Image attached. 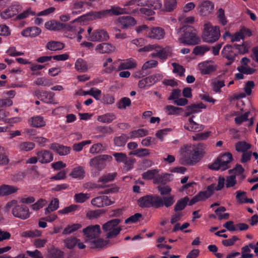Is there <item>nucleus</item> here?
Instances as JSON below:
<instances>
[{
	"instance_id": "de8ad7c7",
	"label": "nucleus",
	"mask_w": 258,
	"mask_h": 258,
	"mask_svg": "<svg viewBox=\"0 0 258 258\" xmlns=\"http://www.w3.org/2000/svg\"><path fill=\"white\" fill-rule=\"evenodd\" d=\"M129 154L139 157H144L148 156L150 154V151L146 148L139 149L130 152Z\"/></svg>"
},
{
	"instance_id": "680f3d73",
	"label": "nucleus",
	"mask_w": 258,
	"mask_h": 258,
	"mask_svg": "<svg viewBox=\"0 0 258 258\" xmlns=\"http://www.w3.org/2000/svg\"><path fill=\"white\" fill-rule=\"evenodd\" d=\"M210 132L199 133L193 136L192 138L194 141L204 140L210 136Z\"/></svg>"
},
{
	"instance_id": "0eeeda50",
	"label": "nucleus",
	"mask_w": 258,
	"mask_h": 258,
	"mask_svg": "<svg viewBox=\"0 0 258 258\" xmlns=\"http://www.w3.org/2000/svg\"><path fill=\"white\" fill-rule=\"evenodd\" d=\"M160 199L159 196L148 195L141 198L138 200V204L142 208L154 207H160Z\"/></svg>"
},
{
	"instance_id": "e433bc0d",
	"label": "nucleus",
	"mask_w": 258,
	"mask_h": 258,
	"mask_svg": "<svg viewBox=\"0 0 258 258\" xmlns=\"http://www.w3.org/2000/svg\"><path fill=\"white\" fill-rule=\"evenodd\" d=\"M176 0H164L162 10L165 12H171L176 8Z\"/></svg>"
},
{
	"instance_id": "5fc2aeb1",
	"label": "nucleus",
	"mask_w": 258,
	"mask_h": 258,
	"mask_svg": "<svg viewBox=\"0 0 258 258\" xmlns=\"http://www.w3.org/2000/svg\"><path fill=\"white\" fill-rule=\"evenodd\" d=\"M209 49V47L205 45L197 46L194 49L193 53L197 55H202Z\"/></svg>"
},
{
	"instance_id": "412c9836",
	"label": "nucleus",
	"mask_w": 258,
	"mask_h": 258,
	"mask_svg": "<svg viewBox=\"0 0 258 258\" xmlns=\"http://www.w3.org/2000/svg\"><path fill=\"white\" fill-rule=\"evenodd\" d=\"M18 190L17 186L9 185L2 184L0 186V197L7 196L16 192Z\"/></svg>"
},
{
	"instance_id": "a19ab883",
	"label": "nucleus",
	"mask_w": 258,
	"mask_h": 258,
	"mask_svg": "<svg viewBox=\"0 0 258 258\" xmlns=\"http://www.w3.org/2000/svg\"><path fill=\"white\" fill-rule=\"evenodd\" d=\"M59 207V200L57 198L53 199L47 208L45 209V214L47 215L49 213L55 211Z\"/></svg>"
},
{
	"instance_id": "393cba45",
	"label": "nucleus",
	"mask_w": 258,
	"mask_h": 258,
	"mask_svg": "<svg viewBox=\"0 0 258 258\" xmlns=\"http://www.w3.org/2000/svg\"><path fill=\"white\" fill-rule=\"evenodd\" d=\"M198 66L201 73L203 75L209 74L216 70L215 66L207 61L200 63Z\"/></svg>"
},
{
	"instance_id": "5701e85b",
	"label": "nucleus",
	"mask_w": 258,
	"mask_h": 258,
	"mask_svg": "<svg viewBox=\"0 0 258 258\" xmlns=\"http://www.w3.org/2000/svg\"><path fill=\"white\" fill-rule=\"evenodd\" d=\"M50 148L54 150L60 156L67 155L71 151V148L70 147L64 146L56 143L51 144Z\"/></svg>"
},
{
	"instance_id": "c756f323",
	"label": "nucleus",
	"mask_w": 258,
	"mask_h": 258,
	"mask_svg": "<svg viewBox=\"0 0 258 258\" xmlns=\"http://www.w3.org/2000/svg\"><path fill=\"white\" fill-rule=\"evenodd\" d=\"M137 67L136 61L132 58L127 59L124 62H121L117 67V71L132 69Z\"/></svg>"
},
{
	"instance_id": "49530a36",
	"label": "nucleus",
	"mask_w": 258,
	"mask_h": 258,
	"mask_svg": "<svg viewBox=\"0 0 258 258\" xmlns=\"http://www.w3.org/2000/svg\"><path fill=\"white\" fill-rule=\"evenodd\" d=\"M184 128L190 132H199L204 130V126L199 124L196 122L191 123L190 124H185Z\"/></svg>"
},
{
	"instance_id": "6e6d98bb",
	"label": "nucleus",
	"mask_w": 258,
	"mask_h": 258,
	"mask_svg": "<svg viewBox=\"0 0 258 258\" xmlns=\"http://www.w3.org/2000/svg\"><path fill=\"white\" fill-rule=\"evenodd\" d=\"M158 171L156 169L149 170L142 174V178L144 179L150 180L155 177Z\"/></svg>"
},
{
	"instance_id": "3c124183",
	"label": "nucleus",
	"mask_w": 258,
	"mask_h": 258,
	"mask_svg": "<svg viewBox=\"0 0 258 258\" xmlns=\"http://www.w3.org/2000/svg\"><path fill=\"white\" fill-rule=\"evenodd\" d=\"M104 213L103 210H90L87 213L86 216L89 219H94L98 218Z\"/></svg>"
},
{
	"instance_id": "13d9d810",
	"label": "nucleus",
	"mask_w": 258,
	"mask_h": 258,
	"mask_svg": "<svg viewBox=\"0 0 258 258\" xmlns=\"http://www.w3.org/2000/svg\"><path fill=\"white\" fill-rule=\"evenodd\" d=\"M74 198L77 203H82L89 199V196L88 194L80 193L76 194Z\"/></svg>"
},
{
	"instance_id": "a211bd4d",
	"label": "nucleus",
	"mask_w": 258,
	"mask_h": 258,
	"mask_svg": "<svg viewBox=\"0 0 258 258\" xmlns=\"http://www.w3.org/2000/svg\"><path fill=\"white\" fill-rule=\"evenodd\" d=\"M20 10V6L18 5H13L2 12L1 16L4 19H9L18 14Z\"/></svg>"
},
{
	"instance_id": "f3484780",
	"label": "nucleus",
	"mask_w": 258,
	"mask_h": 258,
	"mask_svg": "<svg viewBox=\"0 0 258 258\" xmlns=\"http://www.w3.org/2000/svg\"><path fill=\"white\" fill-rule=\"evenodd\" d=\"M165 35L164 30L161 27H153L148 30L147 37L152 39H161Z\"/></svg>"
},
{
	"instance_id": "f8f14e48",
	"label": "nucleus",
	"mask_w": 258,
	"mask_h": 258,
	"mask_svg": "<svg viewBox=\"0 0 258 258\" xmlns=\"http://www.w3.org/2000/svg\"><path fill=\"white\" fill-rule=\"evenodd\" d=\"M213 189V185L208 186L206 190L201 191L197 195L194 197L189 201L188 205L191 206L199 201L205 200L210 197L212 195Z\"/></svg>"
},
{
	"instance_id": "4468645a",
	"label": "nucleus",
	"mask_w": 258,
	"mask_h": 258,
	"mask_svg": "<svg viewBox=\"0 0 258 258\" xmlns=\"http://www.w3.org/2000/svg\"><path fill=\"white\" fill-rule=\"evenodd\" d=\"M114 202L112 201L106 196H101L91 200V204L95 207L101 208L112 205Z\"/></svg>"
},
{
	"instance_id": "2f4dec72",
	"label": "nucleus",
	"mask_w": 258,
	"mask_h": 258,
	"mask_svg": "<svg viewBox=\"0 0 258 258\" xmlns=\"http://www.w3.org/2000/svg\"><path fill=\"white\" fill-rule=\"evenodd\" d=\"M29 122L31 126L35 127H41L45 125L44 118L40 115L32 117Z\"/></svg>"
},
{
	"instance_id": "c85d7f7f",
	"label": "nucleus",
	"mask_w": 258,
	"mask_h": 258,
	"mask_svg": "<svg viewBox=\"0 0 258 258\" xmlns=\"http://www.w3.org/2000/svg\"><path fill=\"white\" fill-rule=\"evenodd\" d=\"M95 50L100 53H109L114 51L115 47L110 43H103L98 44Z\"/></svg>"
},
{
	"instance_id": "58836bf2",
	"label": "nucleus",
	"mask_w": 258,
	"mask_h": 258,
	"mask_svg": "<svg viewBox=\"0 0 258 258\" xmlns=\"http://www.w3.org/2000/svg\"><path fill=\"white\" fill-rule=\"evenodd\" d=\"M189 202V199L187 197L178 200L174 206L175 212H180L183 210Z\"/></svg>"
},
{
	"instance_id": "39448f33",
	"label": "nucleus",
	"mask_w": 258,
	"mask_h": 258,
	"mask_svg": "<svg viewBox=\"0 0 258 258\" xmlns=\"http://www.w3.org/2000/svg\"><path fill=\"white\" fill-rule=\"evenodd\" d=\"M220 36V30L218 26L214 27L209 22L204 24V30L202 35L204 41L214 43L218 40Z\"/></svg>"
},
{
	"instance_id": "f257e3e1",
	"label": "nucleus",
	"mask_w": 258,
	"mask_h": 258,
	"mask_svg": "<svg viewBox=\"0 0 258 258\" xmlns=\"http://www.w3.org/2000/svg\"><path fill=\"white\" fill-rule=\"evenodd\" d=\"M206 146L203 144L185 145L180 148V162L186 165H194L199 162L205 154Z\"/></svg>"
},
{
	"instance_id": "20e7f679",
	"label": "nucleus",
	"mask_w": 258,
	"mask_h": 258,
	"mask_svg": "<svg viewBox=\"0 0 258 258\" xmlns=\"http://www.w3.org/2000/svg\"><path fill=\"white\" fill-rule=\"evenodd\" d=\"M120 222V219H114L107 221L102 225V229L105 234L106 238H114L119 234L122 230L121 227L118 226Z\"/></svg>"
},
{
	"instance_id": "8fccbe9b",
	"label": "nucleus",
	"mask_w": 258,
	"mask_h": 258,
	"mask_svg": "<svg viewBox=\"0 0 258 258\" xmlns=\"http://www.w3.org/2000/svg\"><path fill=\"white\" fill-rule=\"evenodd\" d=\"M82 227V225L81 224L76 223L74 224L73 225H68L67 227H66L63 232L62 234H70L77 230L80 229Z\"/></svg>"
},
{
	"instance_id": "6e6552de",
	"label": "nucleus",
	"mask_w": 258,
	"mask_h": 258,
	"mask_svg": "<svg viewBox=\"0 0 258 258\" xmlns=\"http://www.w3.org/2000/svg\"><path fill=\"white\" fill-rule=\"evenodd\" d=\"M112 160L111 156L101 155L91 159L89 162L91 166L94 167L99 170H101L105 167V161L110 162Z\"/></svg>"
},
{
	"instance_id": "dca6fc26",
	"label": "nucleus",
	"mask_w": 258,
	"mask_h": 258,
	"mask_svg": "<svg viewBox=\"0 0 258 258\" xmlns=\"http://www.w3.org/2000/svg\"><path fill=\"white\" fill-rule=\"evenodd\" d=\"M117 24L123 29H127L136 24L135 19L131 16H122L116 20Z\"/></svg>"
},
{
	"instance_id": "c9c22d12",
	"label": "nucleus",
	"mask_w": 258,
	"mask_h": 258,
	"mask_svg": "<svg viewBox=\"0 0 258 258\" xmlns=\"http://www.w3.org/2000/svg\"><path fill=\"white\" fill-rule=\"evenodd\" d=\"M75 69L79 72H86L88 70L87 62L82 58H78L75 62Z\"/></svg>"
},
{
	"instance_id": "7c9ffc66",
	"label": "nucleus",
	"mask_w": 258,
	"mask_h": 258,
	"mask_svg": "<svg viewBox=\"0 0 258 258\" xmlns=\"http://www.w3.org/2000/svg\"><path fill=\"white\" fill-rule=\"evenodd\" d=\"M63 246L69 249H73L79 242V239L75 236H70L64 239L62 241Z\"/></svg>"
},
{
	"instance_id": "7ed1b4c3",
	"label": "nucleus",
	"mask_w": 258,
	"mask_h": 258,
	"mask_svg": "<svg viewBox=\"0 0 258 258\" xmlns=\"http://www.w3.org/2000/svg\"><path fill=\"white\" fill-rule=\"evenodd\" d=\"M180 32H183V33L178 39L179 43L184 45H195L201 41L196 31L190 26H183L178 30V33Z\"/></svg>"
},
{
	"instance_id": "a18cd8bd",
	"label": "nucleus",
	"mask_w": 258,
	"mask_h": 258,
	"mask_svg": "<svg viewBox=\"0 0 258 258\" xmlns=\"http://www.w3.org/2000/svg\"><path fill=\"white\" fill-rule=\"evenodd\" d=\"M148 131L144 128H140L133 131L130 133V138H141L147 136Z\"/></svg>"
},
{
	"instance_id": "c03bdc74",
	"label": "nucleus",
	"mask_w": 258,
	"mask_h": 258,
	"mask_svg": "<svg viewBox=\"0 0 258 258\" xmlns=\"http://www.w3.org/2000/svg\"><path fill=\"white\" fill-rule=\"evenodd\" d=\"M160 199V207L165 206L166 207H169L172 206L174 203V196H170L169 197H164L163 198L159 197Z\"/></svg>"
},
{
	"instance_id": "72a5a7b5",
	"label": "nucleus",
	"mask_w": 258,
	"mask_h": 258,
	"mask_svg": "<svg viewBox=\"0 0 258 258\" xmlns=\"http://www.w3.org/2000/svg\"><path fill=\"white\" fill-rule=\"evenodd\" d=\"M63 43L55 41L48 42L46 45V47L51 51H56L61 50L64 48Z\"/></svg>"
},
{
	"instance_id": "2eb2a0df",
	"label": "nucleus",
	"mask_w": 258,
	"mask_h": 258,
	"mask_svg": "<svg viewBox=\"0 0 258 258\" xmlns=\"http://www.w3.org/2000/svg\"><path fill=\"white\" fill-rule=\"evenodd\" d=\"M105 18L113 15L118 16L128 14V11L124 8L112 6L110 9L103 10Z\"/></svg>"
},
{
	"instance_id": "79ce46f5",
	"label": "nucleus",
	"mask_w": 258,
	"mask_h": 258,
	"mask_svg": "<svg viewBox=\"0 0 258 258\" xmlns=\"http://www.w3.org/2000/svg\"><path fill=\"white\" fill-rule=\"evenodd\" d=\"M206 108V106L201 102L197 104H194L187 106L186 107V110H190L191 113L193 114L201 112V109H205Z\"/></svg>"
},
{
	"instance_id": "09e8293b",
	"label": "nucleus",
	"mask_w": 258,
	"mask_h": 258,
	"mask_svg": "<svg viewBox=\"0 0 258 258\" xmlns=\"http://www.w3.org/2000/svg\"><path fill=\"white\" fill-rule=\"evenodd\" d=\"M63 252L58 248L53 247L49 250L50 258H62L63 256Z\"/></svg>"
},
{
	"instance_id": "bf43d9fd",
	"label": "nucleus",
	"mask_w": 258,
	"mask_h": 258,
	"mask_svg": "<svg viewBox=\"0 0 258 258\" xmlns=\"http://www.w3.org/2000/svg\"><path fill=\"white\" fill-rule=\"evenodd\" d=\"M172 66L173 67V72L174 73L177 74L180 76H184L185 69L182 66L175 62H173Z\"/></svg>"
},
{
	"instance_id": "bb28decb",
	"label": "nucleus",
	"mask_w": 258,
	"mask_h": 258,
	"mask_svg": "<svg viewBox=\"0 0 258 258\" xmlns=\"http://www.w3.org/2000/svg\"><path fill=\"white\" fill-rule=\"evenodd\" d=\"M251 34V32L249 29L244 28H242L238 32L231 35V41H239L244 38L245 35L250 36Z\"/></svg>"
},
{
	"instance_id": "9d476101",
	"label": "nucleus",
	"mask_w": 258,
	"mask_h": 258,
	"mask_svg": "<svg viewBox=\"0 0 258 258\" xmlns=\"http://www.w3.org/2000/svg\"><path fill=\"white\" fill-rule=\"evenodd\" d=\"M105 18L103 10L99 11H91L75 19L74 22L82 21H94Z\"/></svg>"
},
{
	"instance_id": "ea45409f",
	"label": "nucleus",
	"mask_w": 258,
	"mask_h": 258,
	"mask_svg": "<svg viewBox=\"0 0 258 258\" xmlns=\"http://www.w3.org/2000/svg\"><path fill=\"white\" fill-rule=\"evenodd\" d=\"M61 25V23L53 20L48 21L45 24V28L51 31H57L60 30Z\"/></svg>"
},
{
	"instance_id": "69168bd1",
	"label": "nucleus",
	"mask_w": 258,
	"mask_h": 258,
	"mask_svg": "<svg viewBox=\"0 0 258 258\" xmlns=\"http://www.w3.org/2000/svg\"><path fill=\"white\" fill-rule=\"evenodd\" d=\"M136 162V159L134 158H128L126 157V159L123 162L125 165V168L127 171L130 170L133 168L134 163Z\"/></svg>"
},
{
	"instance_id": "338daca9",
	"label": "nucleus",
	"mask_w": 258,
	"mask_h": 258,
	"mask_svg": "<svg viewBox=\"0 0 258 258\" xmlns=\"http://www.w3.org/2000/svg\"><path fill=\"white\" fill-rule=\"evenodd\" d=\"M235 175L228 176L226 180V186L227 188L234 186L236 183Z\"/></svg>"
},
{
	"instance_id": "4be33fe9",
	"label": "nucleus",
	"mask_w": 258,
	"mask_h": 258,
	"mask_svg": "<svg viewBox=\"0 0 258 258\" xmlns=\"http://www.w3.org/2000/svg\"><path fill=\"white\" fill-rule=\"evenodd\" d=\"M200 12L202 15L210 14L214 9V5L209 1L202 2L199 5Z\"/></svg>"
},
{
	"instance_id": "cd10ccee",
	"label": "nucleus",
	"mask_w": 258,
	"mask_h": 258,
	"mask_svg": "<svg viewBox=\"0 0 258 258\" xmlns=\"http://www.w3.org/2000/svg\"><path fill=\"white\" fill-rule=\"evenodd\" d=\"M70 176L73 178L79 179L84 178L85 176V170L84 167L82 166H77L74 167L70 173Z\"/></svg>"
},
{
	"instance_id": "473e14b6",
	"label": "nucleus",
	"mask_w": 258,
	"mask_h": 258,
	"mask_svg": "<svg viewBox=\"0 0 258 258\" xmlns=\"http://www.w3.org/2000/svg\"><path fill=\"white\" fill-rule=\"evenodd\" d=\"M35 147V144L32 142H21L17 146V149L20 152H29L32 150Z\"/></svg>"
},
{
	"instance_id": "4c0bfd02",
	"label": "nucleus",
	"mask_w": 258,
	"mask_h": 258,
	"mask_svg": "<svg viewBox=\"0 0 258 258\" xmlns=\"http://www.w3.org/2000/svg\"><path fill=\"white\" fill-rule=\"evenodd\" d=\"M107 243V241L99 237L90 241L91 248H102L106 245Z\"/></svg>"
},
{
	"instance_id": "37998d69",
	"label": "nucleus",
	"mask_w": 258,
	"mask_h": 258,
	"mask_svg": "<svg viewBox=\"0 0 258 258\" xmlns=\"http://www.w3.org/2000/svg\"><path fill=\"white\" fill-rule=\"evenodd\" d=\"M129 138L126 135L122 134L120 136L115 137L114 139V144L118 147H123Z\"/></svg>"
},
{
	"instance_id": "052dcab7",
	"label": "nucleus",
	"mask_w": 258,
	"mask_h": 258,
	"mask_svg": "<svg viewBox=\"0 0 258 258\" xmlns=\"http://www.w3.org/2000/svg\"><path fill=\"white\" fill-rule=\"evenodd\" d=\"M91 143L90 140L84 141L79 143L74 144L73 146V149L76 152H80L82 150L83 147L86 145Z\"/></svg>"
},
{
	"instance_id": "864d4df0",
	"label": "nucleus",
	"mask_w": 258,
	"mask_h": 258,
	"mask_svg": "<svg viewBox=\"0 0 258 258\" xmlns=\"http://www.w3.org/2000/svg\"><path fill=\"white\" fill-rule=\"evenodd\" d=\"M131 105V101L130 99L127 97H123L117 104V106L120 109H125L126 107L130 106Z\"/></svg>"
},
{
	"instance_id": "423d86ee",
	"label": "nucleus",
	"mask_w": 258,
	"mask_h": 258,
	"mask_svg": "<svg viewBox=\"0 0 258 258\" xmlns=\"http://www.w3.org/2000/svg\"><path fill=\"white\" fill-rule=\"evenodd\" d=\"M87 39L91 41H107L109 38L108 33L104 29H96L92 31V28L89 27L87 29Z\"/></svg>"
},
{
	"instance_id": "0e129e2a",
	"label": "nucleus",
	"mask_w": 258,
	"mask_h": 258,
	"mask_svg": "<svg viewBox=\"0 0 258 258\" xmlns=\"http://www.w3.org/2000/svg\"><path fill=\"white\" fill-rule=\"evenodd\" d=\"M78 207V205H71L68 207H65L63 209L59 210L58 211V213L59 214H67L70 213H72L73 212H74L77 210V208Z\"/></svg>"
},
{
	"instance_id": "b1692460",
	"label": "nucleus",
	"mask_w": 258,
	"mask_h": 258,
	"mask_svg": "<svg viewBox=\"0 0 258 258\" xmlns=\"http://www.w3.org/2000/svg\"><path fill=\"white\" fill-rule=\"evenodd\" d=\"M41 32V29L37 27H28L21 32V35L25 37H35Z\"/></svg>"
},
{
	"instance_id": "aec40b11",
	"label": "nucleus",
	"mask_w": 258,
	"mask_h": 258,
	"mask_svg": "<svg viewBox=\"0 0 258 258\" xmlns=\"http://www.w3.org/2000/svg\"><path fill=\"white\" fill-rule=\"evenodd\" d=\"M228 164L225 161L218 157L213 163L209 164L208 167L212 170H221L223 171L229 168Z\"/></svg>"
},
{
	"instance_id": "ddd939ff",
	"label": "nucleus",
	"mask_w": 258,
	"mask_h": 258,
	"mask_svg": "<svg viewBox=\"0 0 258 258\" xmlns=\"http://www.w3.org/2000/svg\"><path fill=\"white\" fill-rule=\"evenodd\" d=\"M117 172L108 173L103 174L100 177L98 180V184L97 187L104 188L108 185L106 184L108 182L113 181L117 176Z\"/></svg>"
},
{
	"instance_id": "a878e982",
	"label": "nucleus",
	"mask_w": 258,
	"mask_h": 258,
	"mask_svg": "<svg viewBox=\"0 0 258 258\" xmlns=\"http://www.w3.org/2000/svg\"><path fill=\"white\" fill-rule=\"evenodd\" d=\"M156 51H158V58L162 60L166 59L172 55V49L170 47L161 48L158 45V48Z\"/></svg>"
},
{
	"instance_id": "9b49d317",
	"label": "nucleus",
	"mask_w": 258,
	"mask_h": 258,
	"mask_svg": "<svg viewBox=\"0 0 258 258\" xmlns=\"http://www.w3.org/2000/svg\"><path fill=\"white\" fill-rule=\"evenodd\" d=\"M221 55L223 57L227 59L228 61L226 63L227 66L231 65L236 56V53L233 50V47L231 45H226L223 47Z\"/></svg>"
},
{
	"instance_id": "603ef678",
	"label": "nucleus",
	"mask_w": 258,
	"mask_h": 258,
	"mask_svg": "<svg viewBox=\"0 0 258 258\" xmlns=\"http://www.w3.org/2000/svg\"><path fill=\"white\" fill-rule=\"evenodd\" d=\"M250 145L245 142H239L235 144V148L237 151L241 152H246L250 149Z\"/></svg>"
},
{
	"instance_id": "f03ea898",
	"label": "nucleus",
	"mask_w": 258,
	"mask_h": 258,
	"mask_svg": "<svg viewBox=\"0 0 258 258\" xmlns=\"http://www.w3.org/2000/svg\"><path fill=\"white\" fill-rule=\"evenodd\" d=\"M12 210V214L14 217L21 220H26L30 216L31 213L27 206L23 204H20L18 201L13 200L8 202L5 207L7 211Z\"/></svg>"
},
{
	"instance_id": "6ab92c4d",
	"label": "nucleus",
	"mask_w": 258,
	"mask_h": 258,
	"mask_svg": "<svg viewBox=\"0 0 258 258\" xmlns=\"http://www.w3.org/2000/svg\"><path fill=\"white\" fill-rule=\"evenodd\" d=\"M38 157V161L42 163L45 164L51 162L53 160V155L49 151L42 150L36 153Z\"/></svg>"
},
{
	"instance_id": "f704fd0d",
	"label": "nucleus",
	"mask_w": 258,
	"mask_h": 258,
	"mask_svg": "<svg viewBox=\"0 0 258 258\" xmlns=\"http://www.w3.org/2000/svg\"><path fill=\"white\" fill-rule=\"evenodd\" d=\"M116 118V115L113 113H107L97 117V120L103 123H109Z\"/></svg>"
},
{
	"instance_id": "1a4fd4ad",
	"label": "nucleus",
	"mask_w": 258,
	"mask_h": 258,
	"mask_svg": "<svg viewBox=\"0 0 258 258\" xmlns=\"http://www.w3.org/2000/svg\"><path fill=\"white\" fill-rule=\"evenodd\" d=\"M83 233L89 240L96 239L100 236L101 233L100 226L98 224L88 226L83 229Z\"/></svg>"
},
{
	"instance_id": "774afa93",
	"label": "nucleus",
	"mask_w": 258,
	"mask_h": 258,
	"mask_svg": "<svg viewBox=\"0 0 258 258\" xmlns=\"http://www.w3.org/2000/svg\"><path fill=\"white\" fill-rule=\"evenodd\" d=\"M157 188L161 195H168L171 191V188L168 185H160Z\"/></svg>"
},
{
	"instance_id": "e2e57ef3",
	"label": "nucleus",
	"mask_w": 258,
	"mask_h": 258,
	"mask_svg": "<svg viewBox=\"0 0 258 258\" xmlns=\"http://www.w3.org/2000/svg\"><path fill=\"white\" fill-rule=\"evenodd\" d=\"M158 62L157 60H150L146 61L144 63L142 67V70L143 71L147 70L149 69L155 68L157 66Z\"/></svg>"
},
{
	"instance_id": "4d7b16f0",
	"label": "nucleus",
	"mask_w": 258,
	"mask_h": 258,
	"mask_svg": "<svg viewBox=\"0 0 258 258\" xmlns=\"http://www.w3.org/2000/svg\"><path fill=\"white\" fill-rule=\"evenodd\" d=\"M213 90L216 92L220 93L221 88L225 86L223 80H215L212 82Z\"/></svg>"
}]
</instances>
